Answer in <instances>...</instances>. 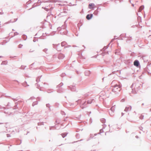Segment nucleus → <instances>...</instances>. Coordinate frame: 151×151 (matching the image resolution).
Listing matches in <instances>:
<instances>
[{
  "label": "nucleus",
  "mask_w": 151,
  "mask_h": 151,
  "mask_svg": "<svg viewBox=\"0 0 151 151\" xmlns=\"http://www.w3.org/2000/svg\"><path fill=\"white\" fill-rule=\"evenodd\" d=\"M113 87L112 91L113 92H116L120 90L121 86L119 85H115Z\"/></svg>",
  "instance_id": "nucleus-1"
},
{
  "label": "nucleus",
  "mask_w": 151,
  "mask_h": 151,
  "mask_svg": "<svg viewBox=\"0 0 151 151\" xmlns=\"http://www.w3.org/2000/svg\"><path fill=\"white\" fill-rule=\"evenodd\" d=\"M88 7L89 9H92L94 8V4L93 3H91L89 4Z\"/></svg>",
  "instance_id": "nucleus-2"
},
{
  "label": "nucleus",
  "mask_w": 151,
  "mask_h": 151,
  "mask_svg": "<svg viewBox=\"0 0 151 151\" xmlns=\"http://www.w3.org/2000/svg\"><path fill=\"white\" fill-rule=\"evenodd\" d=\"M134 65L137 67L139 65V62L137 60H135L134 63Z\"/></svg>",
  "instance_id": "nucleus-3"
},
{
  "label": "nucleus",
  "mask_w": 151,
  "mask_h": 151,
  "mask_svg": "<svg viewBox=\"0 0 151 151\" xmlns=\"http://www.w3.org/2000/svg\"><path fill=\"white\" fill-rule=\"evenodd\" d=\"M131 109V107L130 106H128V107H126L124 110L126 111H130Z\"/></svg>",
  "instance_id": "nucleus-4"
},
{
  "label": "nucleus",
  "mask_w": 151,
  "mask_h": 151,
  "mask_svg": "<svg viewBox=\"0 0 151 151\" xmlns=\"http://www.w3.org/2000/svg\"><path fill=\"white\" fill-rule=\"evenodd\" d=\"M92 16L93 15L92 14L91 15L88 14L87 15L86 18L87 19L89 20L92 17Z\"/></svg>",
  "instance_id": "nucleus-5"
},
{
  "label": "nucleus",
  "mask_w": 151,
  "mask_h": 151,
  "mask_svg": "<svg viewBox=\"0 0 151 151\" xmlns=\"http://www.w3.org/2000/svg\"><path fill=\"white\" fill-rule=\"evenodd\" d=\"M144 8V6H140L139 8L138 12H140Z\"/></svg>",
  "instance_id": "nucleus-6"
},
{
  "label": "nucleus",
  "mask_w": 151,
  "mask_h": 151,
  "mask_svg": "<svg viewBox=\"0 0 151 151\" xmlns=\"http://www.w3.org/2000/svg\"><path fill=\"white\" fill-rule=\"evenodd\" d=\"M92 100L91 99H90L88 101L87 103L88 104H91L92 102Z\"/></svg>",
  "instance_id": "nucleus-7"
},
{
  "label": "nucleus",
  "mask_w": 151,
  "mask_h": 151,
  "mask_svg": "<svg viewBox=\"0 0 151 151\" xmlns=\"http://www.w3.org/2000/svg\"><path fill=\"white\" fill-rule=\"evenodd\" d=\"M112 109H113V107H112V108H111V110H112Z\"/></svg>",
  "instance_id": "nucleus-8"
},
{
  "label": "nucleus",
  "mask_w": 151,
  "mask_h": 151,
  "mask_svg": "<svg viewBox=\"0 0 151 151\" xmlns=\"http://www.w3.org/2000/svg\"><path fill=\"white\" fill-rule=\"evenodd\" d=\"M132 5V6H134V4H133Z\"/></svg>",
  "instance_id": "nucleus-9"
}]
</instances>
